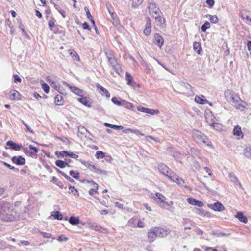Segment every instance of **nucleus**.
Returning <instances> with one entry per match:
<instances>
[{
    "instance_id": "f257e3e1",
    "label": "nucleus",
    "mask_w": 251,
    "mask_h": 251,
    "mask_svg": "<svg viewBox=\"0 0 251 251\" xmlns=\"http://www.w3.org/2000/svg\"><path fill=\"white\" fill-rule=\"evenodd\" d=\"M19 218V215L12 205L2 201L0 209V219L6 222H11L17 220Z\"/></svg>"
},
{
    "instance_id": "f03ea898",
    "label": "nucleus",
    "mask_w": 251,
    "mask_h": 251,
    "mask_svg": "<svg viewBox=\"0 0 251 251\" xmlns=\"http://www.w3.org/2000/svg\"><path fill=\"white\" fill-rule=\"evenodd\" d=\"M224 95L226 101L236 109L243 110L244 109L247 108V103L243 101L239 95L234 91L228 89L225 91Z\"/></svg>"
},
{
    "instance_id": "7ed1b4c3",
    "label": "nucleus",
    "mask_w": 251,
    "mask_h": 251,
    "mask_svg": "<svg viewBox=\"0 0 251 251\" xmlns=\"http://www.w3.org/2000/svg\"><path fill=\"white\" fill-rule=\"evenodd\" d=\"M158 171L169 178L171 181L176 183L181 187L186 188L185 182L177 175L173 173L172 170L165 164H160L158 166Z\"/></svg>"
},
{
    "instance_id": "20e7f679",
    "label": "nucleus",
    "mask_w": 251,
    "mask_h": 251,
    "mask_svg": "<svg viewBox=\"0 0 251 251\" xmlns=\"http://www.w3.org/2000/svg\"><path fill=\"white\" fill-rule=\"evenodd\" d=\"M150 198L154 200L160 206L166 209H168L170 207L169 203L165 201L166 197L162 194L156 192L155 194L151 193Z\"/></svg>"
},
{
    "instance_id": "39448f33",
    "label": "nucleus",
    "mask_w": 251,
    "mask_h": 251,
    "mask_svg": "<svg viewBox=\"0 0 251 251\" xmlns=\"http://www.w3.org/2000/svg\"><path fill=\"white\" fill-rule=\"evenodd\" d=\"M79 161L87 168L90 169L91 171L95 172L98 174H104L107 175V172L106 171L101 169L97 167L95 165L91 162H86L83 160H79Z\"/></svg>"
},
{
    "instance_id": "423d86ee",
    "label": "nucleus",
    "mask_w": 251,
    "mask_h": 251,
    "mask_svg": "<svg viewBox=\"0 0 251 251\" xmlns=\"http://www.w3.org/2000/svg\"><path fill=\"white\" fill-rule=\"evenodd\" d=\"M194 136L197 142L199 143H204V144H207L208 146L210 145V144L209 143V141H208V139L206 137V136H205L201 131L198 130L195 131Z\"/></svg>"
},
{
    "instance_id": "0eeeda50",
    "label": "nucleus",
    "mask_w": 251,
    "mask_h": 251,
    "mask_svg": "<svg viewBox=\"0 0 251 251\" xmlns=\"http://www.w3.org/2000/svg\"><path fill=\"white\" fill-rule=\"evenodd\" d=\"M156 227L150 229L147 233V239L150 243L154 242L158 237Z\"/></svg>"
},
{
    "instance_id": "6e6552de",
    "label": "nucleus",
    "mask_w": 251,
    "mask_h": 251,
    "mask_svg": "<svg viewBox=\"0 0 251 251\" xmlns=\"http://www.w3.org/2000/svg\"><path fill=\"white\" fill-rule=\"evenodd\" d=\"M63 84L64 85L68 87L73 93L77 96L82 97L85 95V92L83 90H81L76 86H72L66 82H63Z\"/></svg>"
},
{
    "instance_id": "1a4fd4ad",
    "label": "nucleus",
    "mask_w": 251,
    "mask_h": 251,
    "mask_svg": "<svg viewBox=\"0 0 251 251\" xmlns=\"http://www.w3.org/2000/svg\"><path fill=\"white\" fill-rule=\"evenodd\" d=\"M149 12L152 17L160 15V10L154 3H150L148 6Z\"/></svg>"
},
{
    "instance_id": "9d476101",
    "label": "nucleus",
    "mask_w": 251,
    "mask_h": 251,
    "mask_svg": "<svg viewBox=\"0 0 251 251\" xmlns=\"http://www.w3.org/2000/svg\"><path fill=\"white\" fill-rule=\"evenodd\" d=\"M137 109L139 111H141L146 113H148L151 115H156L159 113V111L157 109H150L148 108H145L141 106L138 107L137 108Z\"/></svg>"
},
{
    "instance_id": "9b49d317",
    "label": "nucleus",
    "mask_w": 251,
    "mask_h": 251,
    "mask_svg": "<svg viewBox=\"0 0 251 251\" xmlns=\"http://www.w3.org/2000/svg\"><path fill=\"white\" fill-rule=\"evenodd\" d=\"M29 149L31 150V151L28 150L27 148L25 149V151L26 152V154L32 157H36L37 153L38 151V149L32 145H29Z\"/></svg>"
},
{
    "instance_id": "f8f14e48",
    "label": "nucleus",
    "mask_w": 251,
    "mask_h": 251,
    "mask_svg": "<svg viewBox=\"0 0 251 251\" xmlns=\"http://www.w3.org/2000/svg\"><path fill=\"white\" fill-rule=\"evenodd\" d=\"M205 117L206 122L210 126H212L216 121H217L215 117L210 111L206 112Z\"/></svg>"
},
{
    "instance_id": "ddd939ff",
    "label": "nucleus",
    "mask_w": 251,
    "mask_h": 251,
    "mask_svg": "<svg viewBox=\"0 0 251 251\" xmlns=\"http://www.w3.org/2000/svg\"><path fill=\"white\" fill-rule=\"evenodd\" d=\"M83 183H87L89 184H91L92 185H93V188H92L90 189L89 191V194L91 196H93L94 194L98 193V184H97L94 181H89L87 180H84L83 181Z\"/></svg>"
},
{
    "instance_id": "4468645a",
    "label": "nucleus",
    "mask_w": 251,
    "mask_h": 251,
    "mask_svg": "<svg viewBox=\"0 0 251 251\" xmlns=\"http://www.w3.org/2000/svg\"><path fill=\"white\" fill-rule=\"evenodd\" d=\"M178 84L180 90L185 92H190L192 91L191 86L189 84L183 82H180Z\"/></svg>"
},
{
    "instance_id": "2eb2a0df",
    "label": "nucleus",
    "mask_w": 251,
    "mask_h": 251,
    "mask_svg": "<svg viewBox=\"0 0 251 251\" xmlns=\"http://www.w3.org/2000/svg\"><path fill=\"white\" fill-rule=\"evenodd\" d=\"M195 101L200 104H204L208 103L209 105L211 106L212 104L209 102L205 97L203 95L196 96L195 98Z\"/></svg>"
},
{
    "instance_id": "dca6fc26",
    "label": "nucleus",
    "mask_w": 251,
    "mask_h": 251,
    "mask_svg": "<svg viewBox=\"0 0 251 251\" xmlns=\"http://www.w3.org/2000/svg\"><path fill=\"white\" fill-rule=\"evenodd\" d=\"M208 207L214 211L219 212L222 211L225 209L223 205L219 202H217L214 204H210L208 205Z\"/></svg>"
},
{
    "instance_id": "f3484780",
    "label": "nucleus",
    "mask_w": 251,
    "mask_h": 251,
    "mask_svg": "<svg viewBox=\"0 0 251 251\" xmlns=\"http://www.w3.org/2000/svg\"><path fill=\"white\" fill-rule=\"evenodd\" d=\"M157 233L158 234L159 238H163L170 233V231L166 228H163L161 227H156Z\"/></svg>"
},
{
    "instance_id": "a211bd4d",
    "label": "nucleus",
    "mask_w": 251,
    "mask_h": 251,
    "mask_svg": "<svg viewBox=\"0 0 251 251\" xmlns=\"http://www.w3.org/2000/svg\"><path fill=\"white\" fill-rule=\"evenodd\" d=\"M96 86L99 92L101 94L102 96H105L107 98H109L110 97V94L107 90L103 87L100 84H96Z\"/></svg>"
},
{
    "instance_id": "6ab92c4d",
    "label": "nucleus",
    "mask_w": 251,
    "mask_h": 251,
    "mask_svg": "<svg viewBox=\"0 0 251 251\" xmlns=\"http://www.w3.org/2000/svg\"><path fill=\"white\" fill-rule=\"evenodd\" d=\"M187 201L190 204L192 205L198 206L199 207H201L203 206V203L202 201L192 198H187Z\"/></svg>"
},
{
    "instance_id": "aec40b11",
    "label": "nucleus",
    "mask_w": 251,
    "mask_h": 251,
    "mask_svg": "<svg viewBox=\"0 0 251 251\" xmlns=\"http://www.w3.org/2000/svg\"><path fill=\"white\" fill-rule=\"evenodd\" d=\"M12 161L14 163L18 165H23L25 163V159L21 156L13 157Z\"/></svg>"
},
{
    "instance_id": "412c9836",
    "label": "nucleus",
    "mask_w": 251,
    "mask_h": 251,
    "mask_svg": "<svg viewBox=\"0 0 251 251\" xmlns=\"http://www.w3.org/2000/svg\"><path fill=\"white\" fill-rule=\"evenodd\" d=\"M233 133V135L236 136L238 139H242L243 137V133L241 131V127L238 125H236L234 127Z\"/></svg>"
},
{
    "instance_id": "4be33fe9",
    "label": "nucleus",
    "mask_w": 251,
    "mask_h": 251,
    "mask_svg": "<svg viewBox=\"0 0 251 251\" xmlns=\"http://www.w3.org/2000/svg\"><path fill=\"white\" fill-rule=\"evenodd\" d=\"M6 145L8 146L7 148H10L15 151H19L22 146L17 143H16L12 141H8L6 143Z\"/></svg>"
},
{
    "instance_id": "5701e85b",
    "label": "nucleus",
    "mask_w": 251,
    "mask_h": 251,
    "mask_svg": "<svg viewBox=\"0 0 251 251\" xmlns=\"http://www.w3.org/2000/svg\"><path fill=\"white\" fill-rule=\"evenodd\" d=\"M146 24L144 30V33L146 36H148L150 35L151 31V25L150 19L148 17L146 18Z\"/></svg>"
},
{
    "instance_id": "b1692460",
    "label": "nucleus",
    "mask_w": 251,
    "mask_h": 251,
    "mask_svg": "<svg viewBox=\"0 0 251 251\" xmlns=\"http://www.w3.org/2000/svg\"><path fill=\"white\" fill-rule=\"evenodd\" d=\"M154 43L159 47L162 46L164 43V40L162 37L158 33H155L154 35Z\"/></svg>"
},
{
    "instance_id": "393cba45",
    "label": "nucleus",
    "mask_w": 251,
    "mask_h": 251,
    "mask_svg": "<svg viewBox=\"0 0 251 251\" xmlns=\"http://www.w3.org/2000/svg\"><path fill=\"white\" fill-rule=\"evenodd\" d=\"M154 18L157 25L161 27H164L165 26V20L164 18H162L159 15L155 16Z\"/></svg>"
},
{
    "instance_id": "a878e982",
    "label": "nucleus",
    "mask_w": 251,
    "mask_h": 251,
    "mask_svg": "<svg viewBox=\"0 0 251 251\" xmlns=\"http://www.w3.org/2000/svg\"><path fill=\"white\" fill-rule=\"evenodd\" d=\"M109 64L111 65L112 68L117 72H118L119 66L118 63H117L116 60L115 58H110L108 60Z\"/></svg>"
},
{
    "instance_id": "bb28decb",
    "label": "nucleus",
    "mask_w": 251,
    "mask_h": 251,
    "mask_svg": "<svg viewBox=\"0 0 251 251\" xmlns=\"http://www.w3.org/2000/svg\"><path fill=\"white\" fill-rule=\"evenodd\" d=\"M235 217L237 218L241 222L247 223L248 222L247 218L243 215L242 212H238L235 215Z\"/></svg>"
},
{
    "instance_id": "cd10ccee",
    "label": "nucleus",
    "mask_w": 251,
    "mask_h": 251,
    "mask_svg": "<svg viewBox=\"0 0 251 251\" xmlns=\"http://www.w3.org/2000/svg\"><path fill=\"white\" fill-rule=\"evenodd\" d=\"M123 132L125 133H128L129 132L134 133L136 135H140L141 136H144V134L141 133L139 130L136 129L126 128L122 129Z\"/></svg>"
},
{
    "instance_id": "c85d7f7f",
    "label": "nucleus",
    "mask_w": 251,
    "mask_h": 251,
    "mask_svg": "<svg viewBox=\"0 0 251 251\" xmlns=\"http://www.w3.org/2000/svg\"><path fill=\"white\" fill-rule=\"evenodd\" d=\"M229 177L232 182L235 183H237L240 188L242 187L241 184L239 182V180L238 179L237 177H236L234 173H230L229 174Z\"/></svg>"
},
{
    "instance_id": "c756f323",
    "label": "nucleus",
    "mask_w": 251,
    "mask_h": 251,
    "mask_svg": "<svg viewBox=\"0 0 251 251\" xmlns=\"http://www.w3.org/2000/svg\"><path fill=\"white\" fill-rule=\"evenodd\" d=\"M68 53L69 55L72 57L74 60L79 61L80 60L79 56L76 53V52L72 49L68 50Z\"/></svg>"
},
{
    "instance_id": "7c9ffc66",
    "label": "nucleus",
    "mask_w": 251,
    "mask_h": 251,
    "mask_svg": "<svg viewBox=\"0 0 251 251\" xmlns=\"http://www.w3.org/2000/svg\"><path fill=\"white\" fill-rule=\"evenodd\" d=\"M11 99L13 100H18L20 99V94L16 90H13L11 91Z\"/></svg>"
},
{
    "instance_id": "2f4dec72",
    "label": "nucleus",
    "mask_w": 251,
    "mask_h": 251,
    "mask_svg": "<svg viewBox=\"0 0 251 251\" xmlns=\"http://www.w3.org/2000/svg\"><path fill=\"white\" fill-rule=\"evenodd\" d=\"M111 101L114 104L119 106H123V103L125 102V100L121 99H120V100H118L117 98L116 97H113L111 99Z\"/></svg>"
},
{
    "instance_id": "473e14b6",
    "label": "nucleus",
    "mask_w": 251,
    "mask_h": 251,
    "mask_svg": "<svg viewBox=\"0 0 251 251\" xmlns=\"http://www.w3.org/2000/svg\"><path fill=\"white\" fill-rule=\"evenodd\" d=\"M55 164L57 167H58L60 168H64L66 167L70 166L69 164L68 163H67L66 162H65V161H63L62 160H56L55 162Z\"/></svg>"
},
{
    "instance_id": "72a5a7b5",
    "label": "nucleus",
    "mask_w": 251,
    "mask_h": 251,
    "mask_svg": "<svg viewBox=\"0 0 251 251\" xmlns=\"http://www.w3.org/2000/svg\"><path fill=\"white\" fill-rule=\"evenodd\" d=\"M244 155L251 159V146L246 147L243 151Z\"/></svg>"
},
{
    "instance_id": "f704fd0d",
    "label": "nucleus",
    "mask_w": 251,
    "mask_h": 251,
    "mask_svg": "<svg viewBox=\"0 0 251 251\" xmlns=\"http://www.w3.org/2000/svg\"><path fill=\"white\" fill-rule=\"evenodd\" d=\"M63 97L61 95H57L54 99V102L56 105H63Z\"/></svg>"
},
{
    "instance_id": "c9c22d12",
    "label": "nucleus",
    "mask_w": 251,
    "mask_h": 251,
    "mask_svg": "<svg viewBox=\"0 0 251 251\" xmlns=\"http://www.w3.org/2000/svg\"><path fill=\"white\" fill-rule=\"evenodd\" d=\"M87 226L88 227L94 230H98L99 228V226L95 223L91 222H88L87 223Z\"/></svg>"
},
{
    "instance_id": "e433bc0d",
    "label": "nucleus",
    "mask_w": 251,
    "mask_h": 251,
    "mask_svg": "<svg viewBox=\"0 0 251 251\" xmlns=\"http://www.w3.org/2000/svg\"><path fill=\"white\" fill-rule=\"evenodd\" d=\"M77 100L79 102H80L83 105H84L86 106H88V107L90 106L89 101H88V100L86 99V98L82 96V97H81V98H78Z\"/></svg>"
},
{
    "instance_id": "4c0bfd02",
    "label": "nucleus",
    "mask_w": 251,
    "mask_h": 251,
    "mask_svg": "<svg viewBox=\"0 0 251 251\" xmlns=\"http://www.w3.org/2000/svg\"><path fill=\"white\" fill-rule=\"evenodd\" d=\"M69 222L73 225H77L79 223V219L78 217L71 216L69 220Z\"/></svg>"
},
{
    "instance_id": "58836bf2",
    "label": "nucleus",
    "mask_w": 251,
    "mask_h": 251,
    "mask_svg": "<svg viewBox=\"0 0 251 251\" xmlns=\"http://www.w3.org/2000/svg\"><path fill=\"white\" fill-rule=\"evenodd\" d=\"M123 106H124L125 107V108H126L128 109H129V110H131L132 111H134L135 107L132 103H130L129 102L126 101V100H125V102L123 103Z\"/></svg>"
},
{
    "instance_id": "ea45409f",
    "label": "nucleus",
    "mask_w": 251,
    "mask_h": 251,
    "mask_svg": "<svg viewBox=\"0 0 251 251\" xmlns=\"http://www.w3.org/2000/svg\"><path fill=\"white\" fill-rule=\"evenodd\" d=\"M213 129L217 130L220 131L222 129V125L217 122L216 121L213 124L212 126H210Z\"/></svg>"
},
{
    "instance_id": "a19ab883",
    "label": "nucleus",
    "mask_w": 251,
    "mask_h": 251,
    "mask_svg": "<svg viewBox=\"0 0 251 251\" xmlns=\"http://www.w3.org/2000/svg\"><path fill=\"white\" fill-rule=\"evenodd\" d=\"M126 79L127 81V84L128 85L131 84V83L133 81L131 75L128 72H126Z\"/></svg>"
},
{
    "instance_id": "79ce46f5",
    "label": "nucleus",
    "mask_w": 251,
    "mask_h": 251,
    "mask_svg": "<svg viewBox=\"0 0 251 251\" xmlns=\"http://www.w3.org/2000/svg\"><path fill=\"white\" fill-rule=\"evenodd\" d=\"M49 83H50V86L52 88L55 89L56 90L57 89H59V83L57 82L54 81V80H50V79H49Z\"/></svg>"
},
{
    "instance_id": "37998d69",
    "label": "nucleus",
    "mask_w": 251,
    "mask_h": 251,
    "mask_svg": "<svg viewBox=\"0 0 251 251\" xmlns=\"http://www.w3.org/2000/svg\"><path fill=\"white\" fill-rule=\"evenodd\" d=\"M105 153L102 151H99L96 152L95 157L97 159H102L105 157Z\"/></svg>"
},
{
    "instance_id": "c03bdc74",
    "label": "nucleus",
    "mask_w": 251,
    "mask_h": 251,
    "mask_svg": "<svg viewBox=\"0 0 251 251\" xmlns=\"http://www.w3.org/2000/svg\"><path fill=\"white\" fill-rule=\"evenodd\" d=\"M51 215L57 220H61L62 219V214L58 211L53 212Z\"/></svg>"
},
{
    "instance_id": "a18cd8bd",
    "label": "nucleus",
    "mask_w": 251,
    "mask_h": 251,
    "mask_svg": "<svg viewBox=\"0 0 251 251\" xmlns=\"http://www.w3.org/2000/svg\"><path fill=\"white\" fill-rule=\"evenodd\" d=\"M132 1V6L137 7L142 3L143 0H130Z\"/></svg>"
},
{
    "instance_id": "49530a36",
    "label": "nucleus",
    "mask_w": 251,
    "mask_h": 251,
    "mask_svg": "<svg viewBox=\"0 0 251 251\" xmlns=\"http://www.w3.org/2000/svg\"><path fill=\"white\" fill-rule=\"evenodd\" d=\"M70 175L74 178L77 179L79 177V174L76 171L71 170L69 172Z\"/></svg>"
},
{
    "instance_id": "de8ad7c7",
    "label": "nucleus",
    "mask_w": 251,
    "mask_h": 251,
    "mask_svg": "<svg viewBox=\"0 0 251 251\" xmlns=\"http://www.w3.org/2000/svg\"><path fill=\"white\" fill-rule=\"evenodd\" d=\"M210 27V24L208 22H206L201 26V29L203 32H205Z\"/></svg>"
},
{
    "instance_id": "09e8293b",
    "label": "nucleus",
    "mask_w": 251,
    "mask_h": 251,
    "mask_svg": "<svg viewBox=\"0 0 251 251\" xmlns=\"http://www.w3.org/2000/svg\"><path fill=\"white\" fill-rule=\"evenodd\" d=\"M69 189L75 196H79L78 191L74 186H70Z\"/></svg>"
},
{
    "instance_id": "8fccbe9b",
    "label": "nucleus",
    "mask_w": 251,
    "mask_h": 251,
    "mask_svg": "<svg viewBox=\"0 0 251 251\" xmlns=\"http://www.w3.org/2000/svg\"><path fill=\"white\" fill-rule=\"evenodd\" d=\"M209 19L211 23L215 24L218 22V19L216 15H209Z\"/></svg>"
},
{
    "instance_id": "3c124183",
    "label": "nucleus",
    "mask_w": 251,
    "mask_h": 251,
    "mask_svg": "<svg viewBox=\"0 0 251 251\" xmlns=\"http://www.w3.org/2000/svg\"><path fill=\"white\" fill-rule=\"evenodd\" d=\"M105 54L107 56V58L108 59H110V58H114V55L113 54V53L111 52V51L110 50H105Z\"/></svg>"
},
{
    "instance_id": "603ef678",
    "label": "nucleus",
    "mask_w": 251,
    "mask_h": 251,
    "mask_svg": "<svg viewBox=\"0 0 251 251\" xmlns=\"http://www.w3.org/2000/svg\"><path fill=\"white\" fill-rule=\"evenodd\" d=\"M68 240V238L63 235L59 236L57 239V240L60 242H66Z\"/></svg>"
},
{
    "instance_id": "864d4df0",
    "label": "nucleus",
    "mask_w": 251,
    "mask_h": 251,
    "mask_svg": "<svg viewBox=\"0 0 251 251\" xmlns=\"http://www.w3.org/2000/svg\"><path fill=\"white\" fill-rule=\"evenodd\" d=\"M14 81L15 83H21L22 81L21 78L18 75L14 74L13 75Z\"/></svg>"
},
{
    "instance_id": "5fc2aeb1",
    "label": "nucleus",
    "mask_w": 251,
    "mask_h": 251,
    "mask_svg": "<svg viewBox=\"0 0 251 251\" xmlns=\"http://www.w3.org/2000/svg\"><path fill=\"white\" fill-rule=\"evenodd\" d=\"M23 123L24 125V126L26 127V131H28L30 132V133L33 134L34 132L33 130L30 128V127L24 121H23Z\"/></svg>"
},
{
    "instance_id": "6e6d98bb",
    "label": "nucleus",
    "mask_w": 251,
    "mask_h": 251,
    "mask_svg": "<svg viewBox=\"0 0 251 251\" xmlns=\"http://www.w3.org/2000/svg\"><path fill=\"white\" fill-rule=\"evenodd\" d=\"M67 151H63L60 152L59 153V155L58 154V152L56 151L55 152V154L56 155H57L58 157H62L63 158L64 157L67 156Z\"/></svg>"
},
{
    "instance_id": "4d7b16f0",
    "label": "nucleus",
    "mask_w": 251,
    "mask_h": 251,
    "mask_svg": "<svg viewBox=\"0 0 251 251\" xmlns=\"http://www.w3.org/2000/svg\"><path fill=\"white\" fill-rule=\"evenodd\" d=\"M67 156H69L74 159H76L78 157V156L77 154H75L73 153V152H70V151H67Z\"/></svg>"
},
{
    "instance_id": "13d9d810",
    "label": "nucleus",
    "mask_w": 251,
    "mask_h": 251,
    "mask_svg": "<svg viewBox=\"0 0 251 251\" xmlns=\"http://www.w3.org/2000/svg\"><path fill=\"white\" fill-rule=\"evenodd\" d=\"M59 173L62 175L66 179L70 181V182H73V180L70 177H69L67 175H66L65 173L62 171H59Z\"/></svg>"
},
{
    "instance_id": "bf43d9fd",
    "label": "nucleus",
    "mask_w": 251,
    "mask_h": 251,
    "mask_svg": "<svg viewBox=\"0 0 251 251\" xmlns=\"http://www.w3.org/2000/svg\"><path fill=\"white\" fill-rule=\"evenodd\" d=\"M241 18L242 19H245L247 20L246 23L249 25H251V18H250L248 16H246V17H244L242 15H241Z\"/></svg>"
},
{
    "instance_id": "052dcab7",
    "label": "nucleus",
    "mask_w": 251,
    "mask_h": 251,
    "mask_svg": "<svg viewBox=\"0 0 251 251\" xmlns=\"http://www.w3.org/2000/svg\"><path fill=\"white\" fill-rule=\"evenodd\" d=\"M42 88L44 90L45 93H48L49 92L50 88L49 86L46 83H43Z\"/></svg>"
},
{
    "instance_id": "680f3d73",
    "label": "nucleus",
    "mask_w": 251,
    "mask_h": 251,
    "mask_svg": "<svg viewBox=\"0 0 251 251\" xmlns=\"http://www.w3.org/2000/svg\"><path fill=\"white\" fill-rule=\"evenodd\" d=\"M48 25H49L50 29V30H51L52 28L53 27H54V26L55 25V20H50L48 23Z\"/></svg>"
},
{
    "instance_id": "e2e57ef3",
    "label": "nucleus",
    "mask_w": 251,
    "mask_h": 251,
    "mask_svg": "<svg viewBox=\"0 0 251 251\" xmlns=\"http://www.w3.org/2000/svg\"><path fill=\"white\" fill-rule=\"evenodd\" d=\"M145 226V224L143 220H139L138 221L137 227L139 228H143Z\"/></svg>"
},
{
    "instance_id": "0e129e2a",
    "label": "nucleus",
    "mask_w": 251,
    "mask_h": 251,
    "mask_svg": "<svg viewBox=\"0 0 251 251\" xmlns=\"http://www.w3.org/2000/svg\"><path fill=\"white\" fill-rule=\"evenodd\" d=\"M136 220L134 218H131L129 220L128 222V226L131 227H134V225L135 223Z\"/></svg>"
},
{
    "instance_id": "69168bd1",
    "label": "nucleus",
    "mask_w": 251,
    "mask_h": 251,
    "mask_svg": "<svg viewBox=\"0 0 251 251\" xmlns=\"http://www.w3.org/2000/svg\"><path fill=\"white\" fill-rule=\"evenodd\" d=\"M85 11L86 12L87 18L90 20V19H92V16L90 14V12L88 9V8L87 7H85L84 8Z\"/></svg>"
},
{
    "instance_id": "338daca9",
    "label": "nucleus",
    "mask_w": 251,
    "mask_h": 251,
    "mask_svg": "<svg viewBox=\"0 0 251 251\" xmlns=\"http://www.w3.org/2000/svg\"><path fill=\"white\" fill-rule=\"evenodd\" d=\"M111 128H113L114 129H117V130H120V129H123L124 127L122 126L112 125V126Z\"/></svg>"
},
{
    "instance_id": "774afa93",
    "label": "nucleus",
    "mask_w": 251,
    "mask_h": 251,
    "mask_svg": "<svg viewBox=\"0 0 251 251\" xmlns=\"http://www.w3.org/2000/svg\"><path fill=\"white\" fill-rule=\"evenodd\" d=\"M41 234L43 235V237L46 238H50L51 237V235L50 233L45 232H41Z\"/></svg>"
}]
</instances>
